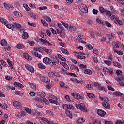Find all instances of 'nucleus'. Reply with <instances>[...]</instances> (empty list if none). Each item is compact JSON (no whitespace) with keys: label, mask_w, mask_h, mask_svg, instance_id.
Instances as JSON below:
<instances>
[{"label":"nucleus","mask_w":124,"mask_h":124,"mask_svg":"<svg viewBox=\"0 0 124 124\" xmlns=\"http://www.w3.org/2000/svg\"><path fill=\"white\" fill-rule=\"evenodd\" d=\"M38 67L40 68V69H45V68H46V67L41 63L38 64Z\"/></svg>","instance_id":"nucleus-26"},{"label":"nucleus","mask_w":124,"mask_h":124,"mask_svg":"<svg viewBox=\"0 0 124 124\" xmlns=\"http://www.w3.org/2000/svg\"><path fill=\"white\" fill-rule=\"evenodd\" d=\"M0 22H1L2 24H4L5 26H6L7 28H8V26H9L10 24H8V22L7 20L3 18H0Z\"/></svg>","instance_id":"nucleus-15"},{"label":"nucleus","mask_w":124,"mask_h":124,"mask_svg":"<svg viewBox=\"0 0 124 124\" xmlns=\"http://www.w3.org/2000/svg\"><path fill=\"white\" fill-rule=\"evenodd\" d=\"M76 57H77L78 59H80V60H83L84 59H86V56L83 55H76Z\"/></svg>","instance_id":"nucleus-44"},{"label":"nucleus","mask_w":124,"mask_h":124,"mask_svg":"<svg viewBox=\"0 0 124 124\" xmlns=\"http://www.w3.org/2000/svg\"><path fill=\"white\" fill-rule=\"evenodd\" d=\"M47 54H48V55H51L52 53H53V51H52V50L48 49H47V51H46Z\"/></svg>","instance_id":"nucleus-59"},{"label":"nucleus","mask_w":124,"mask_h":124,"mask_svg":"<svg viewBox=\"0 0 124 124\" xmlns=\"http://www.w3.org/2000/svg\"><path fill=\"white\" fill-rule=\"evenodd\" d=\"M43 18L46 20V21L48 22V23H51V18H50L48 16H43Z\"/></svg>","instance_id":"nucleus-23"},{"label":"nucleus","mask_w":124,"mask_h":124,"mask_svg":"<svg viewBox=\"0 0 124 124\" xmlns=\"http://www.w3.org/2000/svg\"><path fill=\"white\" fill-rule=\"evenodd\" d=\"M41 21L42 24H43V26H44V27H48L49 26L48 23H47V22L45 21V20L41 19Z\"/></svg>","instance_id":"nucleus-31"},{"label":"nucleus","mask_w":124,"mask_h":124,"mask_svg":"<svg viewBox=\"0 0 124 124\" xmlns=\"http://www.w3.org/2000/svg\"><path fill=\"white\" fill-rule=\"evenodd\" d=\"M106 69H107V73H110L111 75H113L114 74V71L113 70V68H106Z\"/></svg>","instance_id":"nucleus-20"},{"label":"nucleus","mask_w":124,"mask_h":124,"mask_svg":"<svg viewBox=\"0 0 124 124\" xmlns=\"http://www.w3.org/2000/svg\"><path fill=\"white\" fill-rule=\"evenodd\" d=\"M115 124H123V121L117 120L115 122Z\"/></svg>","instance_id":"nucleus-61"},{"label":"nucleus","mask_w":124,"mask_h":124,"mask_svg":"<svg viewBox=\"0 0 124 124\" xmlns=\"http://www.w3.org/2000/svg\"><path fill=\"white\" fill-rule=\"evenodd\" d=\"M93 54H95V55H96V56H98L99 53H98V50H97V49H93Z\"/></svg>","instance_id":"nucleus-50"},{"label":"nucleus","mask_w":124,"mask_h":124,"mask_svg":"<svg viewBox=\"0 0 124 124\" xmlns=\"http://www.w3.org/2000/svg\"><path fill=\"white\" fill-rule=\"evenodd\" d=\"M85 74H88L89 75H91L92 74V71L90 69H86L84 71Z\"/></svg>","instance_id":"nucleus-33"},{"label":"nucleus","mask_w":124,"mask_h":124,"mask_svg":"<svg viewBox=\"0 0 124 124\" xmlns=\"http://www.w3.org/2000/svg\"><path fill=\"white\" fill-rule=\"evenodd\" d=\"M87 96H88L89 98H93V96H94V95L93 93H87Z\"/></svg>","instance_id":"nucleus-38"},{"label":"nucleus","mask_w":124,"mask_h":124,"mask_svg":"<svg viewBox=\"0 0 124 124\" xmlns=\"http://www.w3.org/2000/svg\"><path fill=\"white\" fill-rule=\"evenodd\" d=\"M33 50L34 51L39 52L40 53H43V48L40 46H38V47H34Z\"/></svg>","instance_id":"nucleus-19"},{"label":"nucleus","mask_w":124,"mask_h":124,"mask_svg":"<svg viewBox=\"0 0 124 124\" xmlns=\"http://www.w3.org/2000/svg\"><path fill=\"white\" fill-rule=\"evenodd\" d=\"M106 15H108L109 16V17H111V15H112V13L111 12V11H109V10H106Z\"/></svg>","instance_id":"nucleus-47"},{"label":"nucleus","mask_w":124,"mask_h":124,"mask_svg":"<svg viewBox=\"0 0 124 124\" xmlns=\"http://www.w3.org/2000/svg\"><path fill=\"white\" fill-rule=\"evenodd\" d=\"M23 57L28 61H31L32 60V57L29 56V54L27 53H24Z\"/></svg>","instance_id":"nucleus-14"},{"label":"nucleus","mask_w":124,"mask_h":124,"mask_svg":"<svg viewBox=\"0 0 124 124\" xmlns=\"http://www.w3.org/2000/svg\"><path fill=\"white\" fill-rule=\"evenodd\" d=\"M75 98H77V99H81V95H80V94L76 93Z\"/></svg>","instance_id":"nucleus-42"},{"label":"nucleus","mask_w":124,"mask_h":124,"mask_svg":"<svg viewBox=\"0 0 124 124\" xmlns=\"http://www.w3.org/2000/svg\"><path fill=\"white\" fill-rule=\"evenodd\" d=\"M40 41H41L43 43H44V44H46V42H47V40L46 39H45L44 40L42 38H41L40 39Z\"/></svg>","instance_id":"nucleus-62"},{"label":"nucleus","mask_w":124,"mask_h":124,"mask_svg":"<svg viewBox=\"0 0 124 124\" xmlns=\"http://www.w3.org/2000/svg\"><path fill=\"white\" fill-rule=\"evenodd\" d=\"M38 94V95H40V96L41 97L42 96L44 97L46 95V94L44 92H39Z\"/></svg>","instance_id":"nucleus-39"},{"label":"nucleus","mask_w":124,"mask_h":124,"mask_svg":"<svg viewBox=\"0 0 124 124\" xmlns=\"http://www.w3.org/2000/svg\"><path fill=\"white\" fill-rule=\"evenodd\" d=\"M99 10L101 13H104V12H106V10H105L103 7H100Z\"/></svg>","instance_id":"nucleus-34"},{"label":"nucleus","mask_w":124,"mask_h":124,"mask_svg":"<svg viewBox=\"0 0 124 124\" xmlns=\"http://www.w3.org/2000/svg\"><path fill=\"white\" fill-rule=\"evenodd\" d=\"M113 94H114V95H116V96H122V95H123V93L119 91L114 92Z\"/></svg>","instance_id":"nucleus-27"},{"label":"nucleus","mask_w":124,"mask_h":124,"mask_svg":"<svg viewBox=\"0 0 124 124\" xmlns=\"http://www.w3.org/2000/svg\"><path fill=\"white\" fill-rule=\"evenodd\" d=\"M30 95H31V96H35V93L33 92H31L29 93Z\"/></svg>","instance_id":"nucleus-63"},{"label":"nucleus","mask_w":124,"mask_h":124,"mask_svg":"<svg viewBox=\"0 0 124 124\" xmlns=\"http://www.w3.org/2000/svg\"><path fill=\"white\" fill-rule=\"evenodd\" d=\"M117 1L120 4H122V5H124V0H117Z\"/></svg>","instance_id":"nucleus-56"},{"label":"nucleus","mask_w":124,"mask_h":124,"mask_svg":"<svg viewBox=\"0 0 124 124\" xmlns=\"http://www.w3.org/2000/svg\"><path fill=\"white\" fill-rule=\"evenodd\" d=\"M39 10H46L47 9V6L39 7Z\"/></svg>","instance_id":"nucleus-52"},{"label":"nucleus","mask_w":124,"mask_h":124,"mask_svg":"<svg viewBox=\"0 0 124 124\" xmlns=\"http://www.w3.org/2000/svg\"><path fill=\"white\" fill-rule=\"evenodd\" d=\"M21 13H20L18 11H15L14 12V15L15 16H16V17H20V14Z\"/></svg>","instance_id":"nucleus-41"},{"label":"nucleus","mask_w":124,"mask_h":124,"mask_svg":"<svg viewBox=\"0 0 124 124\" xmlns=\"http://www.w3.org/2000/svg\"><path fill=\"white\" fill-rule=\"evenodd\" d=\"M101 86V84L98 83V82H96L94 83V87H97L98 88Z\"/></svg>","instance_id":"nucleus-55"},{"label":"nucleus","mask_w":124,"mask_h":124,"mask_svg":"<svg viewBox=\"0 0 124 124\" xmlns=\"http://www.w3.org/2000/svg\"><path fill=\"white\" fill-rule=\"evenodd\" d=\"M86 46H88L89 50H93V46L91 44H89Z\"/></svg>","instance_id":"nucleus-54"},{"label":"nucleus","mask_w":124,"mask_h":124,"mask_svg":"<svg viewBox=\"0 0 124 124\" xmlns=\"http://www.w3.org/2000/svg\"><path fill=\"white\" fill-rule=\"evenodd\" d=\"M48 76L51 78H56V77H59V72H50L48 73Z\"/></svg>","instance_id":"nucleus-8"},{"label":"nucleus","mask_w":124,"mask_h":124,"mask_svg":"<svg viewBox=\"0 0 124 124\" xmlns=\"http://www.w3.org/2000/svg\"><path fill=\"white\" fill-rule=\"evenodd\" d=\"M0 43L2 46H5V45H7V42H6V40H5V39L2 40Z\"/></svg>","instance_id":"nucleus-29"},{"label":"nucleus","mask_w":124,"mask_h":124,"mask_svg":"<svg viewBox=\"0 0 124 124\" xmlns=\"http://www.w3.org/2000/svg\"><path fill=\"white\" fill-rule=\"evenodd\" d=\"M32 54H33L35 57H37V58H41V55L39 54L37 51H32Z\"/></svg>","instance_id":"nucleus-25"},{"label":"nucleus","mask_w":124,"mask_h":124,"mask_svg":"<svg viewBox=\"0 0 124 124\" xmlns=\"http://www.w3.org/2000/svg\"><path fill=\"white\" fill-rule=\"evenodd\" d=\"M25 110L26 111L27 113H28L29 114H31V109L28 108H25Z\"/></svg>","instance_id":"nucleus-60"},{"label":"nucleus","mask_w":124,"mask_h":124,"mask_svg":"<svg viewBox=\"0 0 124 124\" xmlns=\"http://www.w3.org/2000/svg\"><path fill=\"white\" fill-rule=\"evenodd\" d=\"M102 105L103 107L106 108V109H110L111 108V107L110 106V103H109V102L105 101L102 103Z\"/></svg>","instance_id":"nucleus-13"},{"label":"nucleus","mask_w":124,"mask_h":124,"mask_svg":"<svg viewBox=\"0 0 124 124\" xmlns=\"http://www.w3.org/2000/svg\"><path fill=\"white\" fill-rule=\"evenodd\" d=\"M85 122V119L83 118H79L78 120V123L81 124L82 123H84Z\"/></svg>","instance_id":"nucleus-51"},{"label":"nucleus","mask_w":124,"mask_h":124,"mask_svg":"<svg viewBox=\"0 0 124 124\" xmlns=\"http://www.w3.org/2000/svg\"><path fill=\"white\" fill-rule=\"evenodd\" d=\"M79 8L82 13H88V7L84 4H80Z\"/></svg>","instance_id":"nucleus-5"},{"label":"nucleus","mask_w":124,"mask_h":124,"mask_svg":"<svg viewBox=\"0 0 124 124\" xmlns=\"http://www.w3.org/2000/svg\"><path fill=\"white\" fill-rule=\"evenodd\" d=\"M23 6L25 8L26 10H27V11H29V10H30V8L29 7V6H28V5H27V4H24Z\"/></svg>","instance_id":"nucleus-49"},{"label":"nucleus","mask_w":124,"mask_h":124,"mask_svg":"<svg viewBox=\"0 0 124 124\" xmlns=\"http://www.w3.org/2000/svg\"><path fill=\"white\" fill-rule=\"evenodd\" d=\"M93 124H101V122L99 120H94L93 121Z\"/></svg>","instance_id":"nucleus-48"},{"label":"nucleus","mask_w":124,"mask_h":124,"mask_svg":"<svg viewBox=\"0 0 124 124\" xmlns=\"http://www.w3.org/2000/svg\"><path fill=\"white\" fill-rule=\"evenodd\" d=\"M57 100H58L57 97L54 95H51L49 98V101L51 102V103H54V104H58V102H57ZM58 104H60V103H58Z\"/></svg>","instance_id":"nucleus-6"},{"label":"nucleus","mask_w":124,"mask_h":124,"mask_svg":"<svg viewBox=\"0 0 124 124\" xmlns=\"http://www.w3.org/2000/svg\"><path fill=\"white\" fill-rule=\"evenodd\" d=\"M105 25L107 26V27H108V28H110V27H112V24L108 22V21H105Z\"/></svg>","instance_id":"nucleus-43"},{"label":"nucleus","mask_w":124,"mask_h":124,"mask_svg":"<svg viewBox=\"0 0 124 124\" xmlns=\"http://www.w3.org/2000/svg\"><path fill=\"white\" fill-rule=\"evenodd\" d=\"M70 69H71L72 70H76L77 71L79 72V68H78V67L77 66H76V65H75V64H72L70 66Z\"/></svg>","instance_id":"nucleus-17"},{"label":"nucleus","mask_w":124,"mask_h":124,"mask_svg":"<svg viewBox=\"0 0 124 124\" xmlns=\"http://www.w3.org/2000/svg\"><path fill=\"white\" fill-rule=\"evenodd\" d=\"M117 75L119 76L118 78H117L116 80H117V82H119V85L121 86V87H124V76L123 74V72L121 70H116Z\"/></svg>","instance_id":"nucleus-1"},{"label":"nucleus","mask_w":124,"mask_h":124,"mask_svg":"<svg viewBox=\"0 0 124 124\" xmlns=\"http://www.w3.org/2000/svg\"><path fill=\"white\" fill-rule=\"evenodd\" d=\"M24 47H25V46L22 44H18L16 45V48L17 49H24Z\"/></svg>","instance_id":"nucleus-28"},{"label":"nucleus","mask_w":124,"mask_h":124,"mask_svg":"<svg viewBox=\"0 0 124 124\" xmlns=\"http://www.w3.org/2000/svg\"><path fill=\"white\" fill-rule=\"evenodd\" d=\"M30 86L31 88V89H32L33 90H36V86H35L34 84L31 83V84Z\"/></svg>","instance_id":"nucleus-53"},{"label":"nucleus","mask_w":124,"mask_h":124,"mask_svg":"<svg viewBox=\"0 0 124 124\" xmlns=\"http://www.w3.org/2000/svg\"><path fill=\"white\" fill-rule=\"evenodd\" d=\"M43 62L45 64H50L52 62V61L49 58L45 57L43 59Z\"/></svg>","instance_id":"nucleus-10"},{"label":"nucleus","mask_w":124,"mask_h":124,"mask_svg":"<svg viewBox=\"0 0 124 124\" xmlns=\"http://www.w3.org/2000/svg\"><path fill=\"white\" fill-rule=\"evenodd\" d=\"M21 27V24L18 23H12L9 25H8V29H11L13 31H15V29H20Z\"/></svg>","instance_id":"nucleus-2"},{"label":"nucleus","mask_w":124,"mask_h":124,"mask_svg":"<svg viewBox=\"0 0 124 124\" xmlns=\"http://www.w3.org/2000/svg\"><path fill=\"white\" fill-rule=\"evenodd\" d=\"M60 50H61L62 53H63V54H65V55H69V52H68V51L62 47H61L60 48Z\"/></svg>","instance_id":"nucleus-22"},{"label":"nucleus","mask_w":124,"mask_h":124,"mask_svg":"<svg viewBox=\"0 0 124 124\" xmlns=\"http://www.w3.org/2000/svg\"><path fill=\"white\" fill-rule=\"evenodd\" d=\"M20 31H23V34L22 35V37L24 39H27L28 38V36H29V35H28V33L25 32L24 30H20Z\"/></svg>","instance_id":"nucleus-18"},{"label":"nucleus","mask_w":124,"mask_h":124,"mask_svg":"<svg viewBox=\"0 0 124 124\" xmlns=\"http://www.w3.org/2000/svg\"><path fill=\"white\" fill-rule=\"evenodd\" d=\"M13 106L16 109H20L22 108V104L17 101H15L13 102Z\"/></svg>","instance_id":"nucleus-7"},{"label":"nucleus","mask_w":124,"mask_h":124,"mask_svg":"<svg viewBox=\"0 0 124 124\" xmlns=\"http://www.w3.org/2000/svg\"><path fill=\"white\" fill-rule=\"evenodd\" d=\"M105 124H113V122L112 121H105Z\"/></svg>","instance_id":"nucleus-64"},{"label":"nucleus","mask_w":124,"mask_h":124,"mask_svg":"<svg viewBox=\"0 0 124 124\" xmlns=\"http://www.w3.org/2000/svg\"><path fill=\"white\" fill-rule=\"evenodd\" d=\"M76 107L80 110H81L82 112H87V108L85 107L84 104L81 103L79 104H76Z\"/></svg>","instance_id":"nucleus-4"},{"label":"nucleus","mask_w":124,"mask_h":124,"mask_svg":"<svg viewBox=\"0 0 124 124\" xmlns=\"http://www.w3.org/2000/svg\"><path fill=\"white\" fill-rule=\"evenodd\" d=\"M97 113L100 117H104L106 114V112L102 109H98L97 110Z\"/></svg>","instance_id":"nucleus-11"},{"label":"nucleus","mask_w":124,"mask_h":124,"mask_svg":"<svg viewBox=\"0 0 124 124\" xmlns=\"http://www.w3.org/2000/svg\"><path fill=\"white\" fill-rule=\"evenodd\" d=\"M68 28H69V31H75L77 30V28H76V27L74 26H72L71 25V24L69 25Z\"/></svg>","instance_id":"nucleus-16"},{"label":"nucleus","mask_w":124,"mask_h":124,"mask_svg":"<svg viewBox=\"0 0 124 124\" xmlns=\"http://www.w3.org/2000/svg\"><path fill=\"white\" fill-rule=\"evenodd\" d=\"M5 78L6 79V80H7V81H11V80H12V77L7 75L5 77Z\"/></svg>","instance_id":"nucleus-40"},{"label":"nucleus","mask_w":124,"mask_h":124,"mask_svg":"<svg viewBox=\"0 0 124 124\" xmlns=\"http://www.w3.org/2000/svg\"><path fill=\"white\" fill-rule=\"evenodd\" d=\"M75 83H77V84H83V83H85V81H79L78 80V79H75Z\"/></svg>","instance_id":"nucleus-46"},{"label":"nucleus","mask_w":124,"mask_h":124,"mask_svg":"<svg viewBox=\"0 0 124 124\" xmlns=\"http://www.w3.org/2000/svg\"><path fill=\"white\" fill-rule=\"evenodd\" d=\"M63 109L66 110V111H67V110H68L69 109H70V110H73V109H74V107L72 106V105L63 104Z\"/></svg>","instance_id":"nucleus-9"},{"label":"nucleus","mask_w":124,"mask_h":124,"mask_svg":"<svg viewBox=\"0 0 124 124\" xmlns=\"http://www.w3.org/2000/svg\"><path fill=\"white\" fill-rule=\"evenodd\" d=\"M60 64H62V66L64 67L66 69H68V66H67V64L65 63V62H60Z\"/></svg>","instance_id":"nucleus-24"},{"label":"nucleus","mask_w":124,"mask_h":124,"mask_svg":"<svg viewBox=\"0 0 124 124\" xmlns=\"http://www.w3.org/2000/svg\"><path fill=\"white\" fill-rule=\"evenodd\" d=\"M66 115L67 116V117H69V118H71L72 115L71 114V112L69 111V110L66 111Z\"/></svg>","instance_id":"nucleus-36"},{"label":"nucleus","mask_w":124,"mask_h":124,"mask_svg":"<svg viewBox=\"0 0 124 124\" xmlns=\"http://www.w3.org/2000/svg\"><path fill=\"white\" fill-rule=\"evenodd\" d=\"M25 68L26 69H27V70H28V71H30L31 73H32V72H34V68L29 64L25 65Z\"/></svg>","instance_id":"nucleus-12"},{"label":"nucleus","mask_w":124,"mask_h":124,"mask_svg":"<svg viewBox=\"0 0 124 124\" xmlns=\"http://www.w3.org/2000/svg\"><path fill=\"white\" fill-rule=\"evenodd\" d=\"M25 115V112L24 111H21L20 112H19L17 115V117H18V118H22L23 117H24V115Z\"/></svg>","instance_id":"nucleus-30"},{"label":"nucleus","mask_w":124,"mask_h":124,"mask_svg":"<svg viewBox=\"0 0 124 124\" xmlns=\"http://www.w3.org/2000/svg\"><path fill=\"white\" fill-rule=\"evenodd\" d=\"M66 4H71L72 2H73V0H66Z\"/></svg>","instance_id":"nucleus-57"},{"label":"nucleus","mask_w":124,"mask_h":124,"mask_svg":"<svg viewBox=\"0 0 124 124\" xmlns=\"http://www.w3.org/2000/svg\"><path fill=\"white\" fill-rule=\"evenodd\" d=\"M7 62L10 67H11V69H13V67H12V62H11L10 60L9 59H7Z\"/></svg>","instance_id":"nucleus-32"},{"label":"nucleus","mask_w":124,"mask_h":124,"mask_svg":"<svg viewBox=\"0 0 124 124\" xmlns=\"http://www.w3.org/2000/svg\"><path fill=\"white\" fill-rule=\"evenodd\" d=\"M37 77L40 78V80L42 81L44 83L46 84H48L50 83V79L48 78L46 76H43L42 75H38Z\"/></svg>","instance_id":"nucleus-3"},{"label":"nucleus","mask_w":124,"mask_h":124,"mask_svg":"<svg viewBox=\"0 0 124 124\" xmlns=\"http://www.w3.org/2000/svg\"><path fill=\"white\" fill-rule=\"evenodd\" d=\"M104 62L106 64L109 66L111 65V64H112V62L108 60H105Z\"/></svg>","instance_id":"nucleus-35"},{"label":"nucleus","mask_w":124,"mask_h":124,"mask_svg":"<svg viewBox=\"0 0 124 124\" xmlns=\"http://www.w3.org/2000/svg\"><path fill=\"white\" fill-rule=\"evenodd\" d=\"M46 113V114L49 115V116H53V112H52V111H50L49 110H47Z\"/></svg>","instance_id":"nucleus-58"},{"label":"nucleus","mask_w":124,"mask_h":124,"mask_svg":"<svg viewBox=\"0 0 124 124\" xmlns=\"http://www.w3.org/2000/svg\"><path fill=\"white\" fill-rule=\"evenodd\" d=\"M86 88L88 89V90H93V85L91 84H88L86 85Z\"/></svg>","instance_id":"nucleus-37"},{"label":"nucleus","mask_w":124,"mask_h":124,"mask_svg":"<svg viewBox=\"0 0 124 124\" xmlns=\"http://www.w3.org/2000/svg\"><path fill=\"white\" fill-rule=\"evenodd\" d=\"M113 64L114 66H116V67H118V68H121L122 67V65L121 64L117 62L113 61Z\"/></svg>","instance_id":"nucleus-21"},{"label":"nucleus","mask_w":124,"mask_h":124,"mask_svg":"<svg viewBox=\"0 0 124 124\" xmlns=\"http://www.w3.org/2000/svg\"><path fill=\"white\" fill-rule=\"evenodd\" d=\"M42 100L43 101V102H45L46 104H49V101H48L46 98H42Z\"/></svg>","instance_id":"nucleus-45"}]
</instances>
